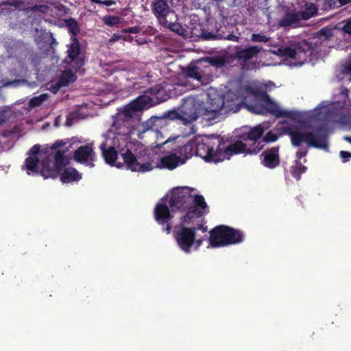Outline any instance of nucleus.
I'll use <instances>...</instances> for the list:
<instances>
[{"mask_svg": "<svg viewBox=\"0 0 351 351\" xmlns=\"http://www.w3.org/2000/svg\"><path fill=\"white\" fill-rule=\"evenodd\" d=\"M165 91L160 86L152 87L144 95L138 96L119 110L113 117L110 128V131L114 133L112 140L119 141L120 138L126 141L139 123L140 112L167 100L166 96H162Z\"/></svg>", "mask_w": 351, "mask_h": 351, "instance_id": "obj_1", "label": "nucleus"}, {"mask_svg": "<svg viewBox=\"0 0 351 351\" xmlns=\"http://www.w3.org/2000/svg\"><path fill=\"white\" fill-rule=\"evenodd\" d=\"M285 133L289 135L291 143L293 147H300L303 143H306V147L300 148L295 153L296 160H299L306 156L308 148L328 151V135L327 129L324 126L315 128L312 131H302L298 127L289 126L285 128Z\"/></svg>", "mask_w": 351, "mask_h": 351, "instance_id": "obj_2", "label": "nucleus"}, {"mask_svg": "<svg viewBox=\"0 0 351 351\" xmlns=\"http://www.w3.org/2000/svg\"><path fill=\"white\" fill-rule=\"evenodd\" d=\"M209 234V245L213 247L237 245L242 243L245 238L243 232L226 225L217 226Z\"/></svg>", "mask_w": 351, "mask_h": 351, "instance_id": "obj_3", "label": "nucleus"}, {"mask_svg": "<svg viewBox=\"0 0 351 351\" xmlns=\"http://www.w3.org/2000/svg\"><path fill=\"white\" fill-rule=\"evenodd\" d=\"M195 155L208 162H220V136L215 134L194 136Z\"/></svg>", "mask_w": 351, "mask_h": 351, "instance_id": "obj_4", "label": "nucleus"}, {"mask_svg": "<svg viewBox=\"0 0 351 351\" xmlns=\"http://www.w3.org/2000/svg\"><path fill=\"white\" fill-rule=\"evenodd\" d=\"M274 53L289 59L295 65H302L312 54V48L309 43L302 41L287 47H278Z\"/></svg>", "mask_w": 351, "mask_h": 351, "instance_id": "obj_5", "label": "nucleus"}, {"mask_svg": "<svg viewBox=\"0 0 351 351\" xmlns=\"http://www.w3.org/2000/svg\"><path fill=\"white\" fill-rule=\"evenodd\" d=\"M192 220L184 221V217L180 219L178 224L174 226V238L178 247L184 252H191V248L195 242V229L189 226Z\"/></svg>", "mask_w": 351, "mask_h": 351, "instance_id": "obj_6", "label": "nucleus"}, {"mask_svg": "<svg viewBox=\"0 0 351 351\" xmlns=\"http://www.w3.org/2000/svg\"><path fill=\"white\" fill-rule=\"evenodd\" d=\"M192 189L187 186L177 187L169 195L168 204L173 212L186 213L193 201Z\"/></svg>", "mask_w": 351, "mask_h": 351, "instance_id": "obj_7", "label": "nucleus"}, {"mask_svg": "<svg viewBox=\"0 0 351 351\" xmlns=\"http://www.w3.org/2000/svg\"><path fill=\"white\" fill-rule=\"evenodd\" d=\"M220 162L224 159H229L231 156L239 154H256V152H251L254 149V147H247V145L241 141H237L234 143H229L224 141L220 137Z\"/></svg>", "mask_w": 351, "mask_h": 351, "instance_id": "obj_8", "label": "nucleus"}, {"mask_svg": "<svg viewBox=\"0 0 351 351\" xmlns=\"http://www.w3.org/2000/svg\"><path fill=\"white\" fill-rule=\"evenodd\" d=\"M67 64L77 71L85 64L86 54L82 51L78 40H71L67 50Z\"/></svg>", "mask_w": 351, "mask_h": 351, "instance_id": "obj_9", "label": "nucleus"}, {"mask_svg": "<svg viewBox=\"0 0 351 351\" xmlns=\"http://www.w3.org/2000/svg\"><path fill=\"white\" fill-rule=\"evenodd\" d=\"M228 111L229 108L225 106L224 97L218 95L213 98H209V102L205 107L203 114L208 119H210L226 114Z\"/></svg>", "mask_w": 351, "mask_h": 351, "instance_id": "obj_10", "label": "nucleus"}, {"mask_svg": "<svg viewBox=\"0 0 351 351\" xmlns=\"http://www.w3.org/2000/svg\"><path fill=\"white\" fill-rule=\"evenodd\" d=\"M170 207L164 203H157L154 209V217L155 221L160 226H162V230L167 234L171 232V221L173 215L170 212Z\"/></svg>", "mask_w": 351, "mask_h": 351, "instance_id": "obj_11", "label": "nucleus"}, {"mask_svg": "<svg viewBox=\"0 0 351 351\" xmlns=\"http://www.w3.org/2000/svg\"><path fill=\"white\" fill-rule=\"evenodd\" d=\"M121 156L127 169L132 171L144 173L154 169V166L150 162H139L135 155L130 149H127Z\"/></svg>", "mask_w": 351, "mask_h": 351, "instance_id": "obj_12", "label": "nucleus"}, {"mask_svg": "<svg viewBox=\"0 0 351 351\" xmlns=\"http://www.w3.org/2000/svg\"><path fill=\"white\" fill-rule=\"evenodd\" d=\"M206 208L207 204L202 195L193 196V201L189 206L188 212L182 215L184 221L192 220L195 217L197 218L202 217L204 215Z\"/></svg>", "mask_w": 351, "mask_h": 351, "instance_id": "obj_13", "label": "nucleus"}, {"mask_svg": "<svg viewBox=\"0 0 351 351\" xmlns=\"http://www.w3.org/2000/svg\"><path fill=\"white\" fill-rule=\"evenodd\" d=\"M152 11L158 19L159 23H166L167 19L171 16L176 18L175 12L172 10L166 0H154L152 2Z\"/></svg>", "mask_w": 351, "mask_h": 351, "instance_id": "obj_14", "label": "nucleus"}, {"mask_svg": "<svg viewBox=\"0 0 351 351\" xmlns=\"http://www.w3.org/2000/svg\"><path fill=\"white\" fill-rule=\"evenodd\" d=\"M96 154L91 145L80 146L73 152V158L76 162L86 165L90 167L95 166Z\"/></svg>", "mask_w": 351, "mask_h": 351, "instance_id": "obj_15", "label": "nucleus"}, {"mask_svg": "<svg viewBox=\"0 0 351 351\" xmlns=\"http://www.w3.org/2000/svg\"><path fill=\"white\" fill-rule=\"evenodd\" d=\"M263 158L261 164L268 168L274 169L280 165L279 147H273L263 151L261 154Z\"/></svg>", "mask_w": 351, "mask_h": 351, "instance_id": "obj_16", "label": "nucleus"}, {"mask_svg": "<svg viewBox=\"0 0 351 351\" xmlns=\"http://www.w3.org/2000/svg\"><path fill=\"white\" fill-rule=\"evenodd\" d=\"M262 47L251 46L248 48H238L233 54V58L241 63H245L252 58L256 57L261 52Z\"/></svg>", "mask_w": 351, "mask_h": 351, "instance_id": "obj_17", "label": "nucleus"}, {"mask_svg": "<svg viewBox=\"0 0 351 351\" xmlns=\"http://www.w3.org/2000/svg\"><path fill=\"white\" fill-rule=\"evenodd\" d=\"M302 19L299 12L295 10H288L285 15L278 21V25L280 27H295Z\"/></svg>", "mask_w": 351, "mask_h": 351, "instance_id": "obj_18", "label": "nucleus"}, {"mask_svg": "<svg viewBox=\"0 0 351 351\" xmlns=\"http://www.w3.org/2000/svg\"><path fill=\"white\" fill-rule=\"evenodd\" d=\"M180 110L182 121L184 124L190 123L197 120L199 117L197 109L193 103L184 104Z\"/></svg>", "mask_w": 351, "mask_h": 351, "instance_id": "obj_19", "label": "nucleus"}, {"mask_svg": "<svg viewBox=\"0 0 351 351\" xmlns=\"http://www.w3.org/2000/svg\"><path fill=\"white\" fill-rule=\"evenodd\" d=\"M265 105L267 110L276 117L295 119L297 116V112L294 111L281 110L271 99L270 101L267 102Z\"/></svg>", "mask_w": 351, "mask_h": 351, "instance_id": "obj_20", "label": "nucleus"}, {"mask_svg": "<svg viewBox=\"0 0 351 351\" xmlns=\"http://www.w3.org/2000/svg\"><path fill=\"white\" fill-rule=\"evenodd\" d=\"M107 143H102L99 148L102 152V155L108 164L114 165L117 158V152L115 149L117 145L116 141H113V145L106 148Z\"/></svg>", "mask_w": 351, "mask_h": 351, "instance_id": "obj_21", "label": "nucleus"}, {"mask_svg": "<svg viewBox=\"0 0 351 351\" xmlns=\"http://www.w3.org/2000/svg\"><path fill=\"white\" fill-rule=\"evenodd\" d=\"M60 175V180L63 183H71L80 181L82 176L79 171L73 167H66L62 169Z\"/></svg>", "mask_w": 351, "mask_h": 351, "instance_id": "obj_22", "label": "nucleus"}, {"mask_svg": "<svg viewBox=\"0 0 351 351\" xmlns=\"http://www.w3.org/2000/svg\"><path fill=\"white\" fill-rule=\"evenodd\" d=\"M40 175L45 178H56L61 171H60L56 167L51 165V162L47 160H44L41 164Z\"/></svg>", "mask_w": 351, "mask_h": 351, "instance_id": "obj_23", "label": "nucleus"}, {"mask_svg": "<svg viewBox=\"0 0 351 351\" xmlns=\"http://www.w3.org/2000/svg\"><path fill=\"white\" fill-rule=\"evenodd\" d=\"M263 134L264 128L261 125H258L250 128L249 132L245 134V140L253 141V145H250V147H255L261 142Z\"/></svg>", "mask_w": 351, "mask_h": 351, "instance_id": "obj_24", "label": "nucleus"}, {"mask_svg": "<svg viewBox=\"0 0 351 351\" xmlns=\"http://www.w3.org/2000/svg\"><path fill=\"white\" fill-rule=\"evenodd\" d=\"M163 121L162 118L152 117L142 124L143 129L141 132L144 133L147 131H152L158 132L159 131V126Z\"/></svg>", "mask_w": 351, "mask_h": 351, "instance_id": "obj_25", "label": "nucleus"}, {"mask_svg": "<svg viewBox=\"0 0 351 351\" xmlns=\"http://www.w3.org/2000/svg\"><path fill=\"white\" fill-rule=\"evenodd\" d=\"M64 24L67 27L71 36V40H78L77 36L80 32L78 22L73 18H69L64 20Z\"/></svg>", "mask_w": 351, "mask_h": 351, "instance_id": "obj_26", "label": "nucleus"}, {"mask_svg": "<svg viewBox=\"0 0 351 351\" xmlns=\"http://www.w3.org/2000/svg\"><path fill=\"white\" fill-rule=\"evenodd\" d=\"M180 156L184 157L186 160L195 155V145L194 137L191 138L186 144L180 146L178 149Z\"/></svg>", "mask_w": 351, "mask_h": 351, "instance_id": "obj_27", "label": "nucleus"}, {"mask_svg": "<svg viewBox=\"0 0 351 351\" xmlns=\"http://www.w3.org/2000/svg\"><path fill=\"white\" fill-rule=\"evenodd\" d=\"M180 161V158L176 154H169L161 158L160 167L172 170L177 167Z\"/></svg>", "mask_w": 351, "mask_h": 351, "instance_id": "obj_28", "label": "nucleus"}, {"mask_svg": "<svg viewBox=\"0 0 351 351\" xmlns=\"http://www.w3.org/2000/svg\"><path fill=\"white\" fill-rule=\"evenodd\" d=\"M278 136L272 131L268 132L266 135L258 143V145L254 147L252 152L258 153L265 146V143L275 142L278 140Z\"/></svg>", "mask_w": 351, "mask_h": 351, "instance_id": "obj_29", "label": "nucleus"}, {"mask_svg": "<svg viewBox=\"0 0 351 351\" xmlns=\"http://www.w3.org/2000/svg\"><path fill=\"white\" fill-rule=\"evenodd\" d=\"M76 75L71 69L65 70L60 75L58 85L60 86H66L71 82H73L76 80Z\"/></svg>", "mask_w": 351, "mask_h": 351, "instance_id": "obj_30", "label": "nucleus"}, {"mask_svg": "<svg viewBox=\"0 0 351 351\" xmlns=\"http://www.w3.org/2000/svg\"><path fill=\"white\" fill-rule=\"evenodd\" d=\"M307 167L299 160H295L294 165L291 167L290 173L297 180H300L302 173H305Z\"/></svg>", "mask_w": 351, "mask_h": 351, "instance_id": "obj_31", "label": "nucleus"}, {"mask_svg": "<svg viewBox=\"0 0 351 351\" xmlns=\"http://www.w3.org/2000/svg\"><path fill=\"white\" fill-rule=\"evenodd\" d=\"M302 20H308L317 15V8L313 3L306 4L304 9L298 12Z\"/></svg>", "mask_w": 351, "mask_h": 351, "instance_id": "obj_32", "label": "nucleus"}, {"mask_svg": "<svg viewBox=\"0 0 351 351\" xmlns=\"http://www.w3.org/2000/svg\"><path fill=\"white\" fill-rule=\"evenodd\" d=\"M39 159L37 156H28L25 161V165L27 171V173L38 172Z\"/></svg>", "mask_w": 351, "mask_h": 351, "instance_id": "obj_33", "label": "nucleus"}, {"mask_svg": "<svg viewBox=\"0 0 351 351\" xmlns=\"http://www.w3.org/2000/svg\"><path fill=\"white\" fill-rule=\"evenodd\" d=\"M67 164V160L64 155V151H57L54 156V165L60 171Z\"/></svg>", "mask_w": 351, "mask_h": 351, "instance_id": "obj_34", "label": "nucleus"}, {"mask_svg": "<svg viewBox=\"0 0 351 351\" xmlns=\"http://www.w3.org/2000/svg\"><path fill=\"white\" fill-rule=\"evenodd\" d=\"M252 94L253 96L259 101H261L263 104H266L267 102L270 101V97L269 95L265 90H261L258 89H252Z\"/></svg>", "mask_w": 351, "mask_h": 351, "instance_id": "obj_35", "label": "nucleus"}, {"mask_svg": "<svg viewBox=\"0 0 351 351\" xmlns=\"http://www.w3.org/2000/svg\"><path fill=\"white\" fill-rule=\"evenodd\" d=\"M169 19L170 20L167 19V23H162L161 25H162L164 27L169 29L174 32L181 34L180 31L182 30V27L180 23L176 22V19H175V21H172L171 17H169Z\"/></svg>", "mask_w": 351, "mask_h": 351, "instance_id": "obj_36", "label": "nucleus"}, {"mask_svg": "<svg viewBox=\"0 0 351 351\" xmlns=\"http://www.w3.org/2000/svg\"><path fill=\"white\" fill-rule=\"evenodd\" d=\"M103 22L108 26H117L121 23V18L116 16L107 15L103 18Z\"/></svg>", "mask_w": 351, "mask_h": 351, "instance_id": "obj_37", "label": "nucleus"}, {"mask_svg": "<svg viewBox=\"0 0 351 351\" xmlns=\"http://www.w3.org/2000/svg\"><path fill=\"white\" fill-rule=\"evenodd\" d=\"M186 75L190 78L195 79L197 80H200L202 78V76L198 71V67L195 66L188 68L186 72Z\"/></svg>", "mask_w": 351, "mask_h": 351, "instance_id": "obj_38", "label": "nucleus"}, {"mask_svg": "<svg viewBox=\"0 0 351 351\" xmlns=\"http://www.w3.org/2000/svg\"><path fill=\"white\" fill-rule=\"evenodd\" d=\"M25 80H6V81H0V88L3 86H14L17 87L21 84H25Z\"/></svg>", "mask_w": 351, "mask_h": 351, "instance_id": "obj_39", "label": "nucleus"}, {"mask_svg": "<svg viewBox=\"0 0 351 351\" xmlns=\"http://www.w3.org/2000/svg\"><path fill=\"white\" fill-rule=\"evenodd\" d=\"M201 38L204 40H213L219 39V35L206 30H202L201 33Z\"/></svg>", "mask_w": 351, "mask_h": 351, "instance_id": "obj_40", "label": "nucleus"}, {"mask_svg": "<svg viewBox=\"0 0 351 351\" xmlns=\"http://www.w3.org/2000/svg\"><path fill=\"white\" fill-rule=\"evenodd\" d=\"M269 40V37L261 34H253L251 36V40L256 43H267Z\"/></svg>", "mask_w": 351, "mask_h": 351, "instance_id": "obj_41", "label": "nucleus"}, {"mask_svg": "<svg viewBox=\"0 0 351 351\" xmlns=\"http://www.w3.org/2000/svg\"><path fill=\"white\" fill-rule=\"evenodd\" d=\"M44 101L43 95H40L38 97H34L29 101V105L32 108H35L40 106L42 103Z\"/></svg>", "mask_w": 351, "mask_h": 351, "instance_id": "obj_42", "label": "nucleus"}, {"mask_svg": "<svg viewBox=\"0 0 351 351\" xmlns=\"http://www.w3.org/2000/svg\"><path fill=\"white\" fill-rule=\"evenodd\" d=\"M18 132V128L14 126L13 128L10 130H5L1 132L0 135L5 138H8L11 137L12 135L15 134Z\"/></svg>", "mask_w": 351, "mask_h": 351, "instance_id": "obj_43", "label": "nucleus"}, {"mask_svg": "<svg viewBox=\"0 0 351 351\" xmlns=\"http://www.w3.org/2000/svg\"><path fill=\"white\" fill-rule=\"evenodd\" d=\"M166 117L169 118L171 120L180 119L182 121L181 110H180L179 112H177L176 110L169 111L167 114Z\"/></svg>", "mask_w": 351, "mask_h": 351, "instance_id": "obj_44", "label": "nucleus"}, {"mask_svg": "<svg viewBox=\"0 0 351 351\" xmlns=\"http://www.w3.org/2000/svg\"><path fill=\"white\" fill-rule=\"evenodd\" d=\"M9 110L3 109L0 110V125L5 123L10 118L8 115Z\"/></svg>", "mask_w": 351, "mask_h": 351, "instance_id": "obj_45", "label": "nucleus"}, {"mask_svg": "<svg viewBox=\"0 0 351 351\" xmlns=\"http://www.w3.org/2000/svg\"><path fill=\"white\" fill-rule=\"evenodd\" d=\"M48 9V6L46 5H34L31 7V10L34 12H40L45 13Z\"/></svg>", "mask_w": 351, "mask_h": 351, "instance_id": "obj_46", "label": "nucleus"}, {"mask_svg": "<svg viewBox=\"0 0 351 351\" xmlns=\"http://www.w3.org/2000/svg\"><path fill=\"white\" fill-rule=\"evenodd\" d=\"M344 25L342 30L350 35H351V19L343 21Z\"/></svg>", "mask_w": 351, "mask_h": 351, "instance_id": "obj_47", "label": "nucleus"}, {"mask_svg": "<svg viewBox=\"0 0 351 351\" xmlns=\"http://www.w3.org/2000/svg\"><path fill=\"white\" fill-rule=\"evenodd\" d=\"M339 156L343 162H346L351 158V153L347 151H341Z\"/></svg>", "mask_w": 351, "mask_h": 351, "instance_id": "obj_48", "label": "nucleus"}, {"mask_svg": "<svg viewBox=\"0 0 351 351\" xmlns=\"http://www.w3.org/2000/svg\"><path fill=\"white\" fill-rule=\"evenodd\" d=\"M39 152H40V145H34L29 150L28 154L30 155L29 156H37V154L39 153Z\"/></svg>", "mask_w": 351, "mask_h": 351, "instance_id": "obj_49", "label": "nucleus"}, {"mask_svg": "<svg viewBox=\"0 0 351 351\" xmlns=\"http://www.w3.org/2000/svg\"><path fill=\"white\" fill-rule=\"evenodd\" d=\"M191 229H195V234L196 235V232L197 230H202V232H206L207 231V226H204L202 223H198L195 226H191Z\"/></svg>", "mask_w": 351, "mask_h": 351, "instance_id": "obj_50", "label": "nucleus"}, {"mask_svg": "<svg viewBox=\"0 0 351 351\" xmlns=\"http://www.w3.org/2000/svg\"><path fill=\"white\" fill-rule=\"evenodd\" d=\"M191 229H195V234L196 235V232L197 230H202V232H206L207 231V226H204L202 223H198L195 226H191Z\"/></svg>", "mask_w": 351, "mask_h": 351, "instance_id": "obj_51", "label": "nucleus"}, {"mask_svg": "<svg viewBox=\"0 0 351 351\" xmlns=\"http://www.w3.org/2000/svg\"><path fill=\"white\" fill-rule=\"evenodd\" d=\"M66 144L65 142L62 141H56L51 147V149H57L58 148L64 146Z\"/></svg>", "mask_w": 351, "mask_h": 351, "instance_id": "obj_52", "label": "nucleus"}, {"mask_svg": "<svg viewBox=\"0 0 351 351\" xmlns=\"http://www.w3.org/2000/svg\"><path fill=\"white\" fill-rule=\"evenodd\" d=\"M125 33H130V34H137L139 32V27H131L125 29L124 30Z\"/></svg>", "mask_w": 351, "mask_h": 351, "instance_id": "obj_53", "label": "nucleus"}, {"mask_svg": "<svg viewBox=\"0 0 351 351\" xmlns=\"http://www.w3.org/2000/svg\"><path fill=\"white\" fill-rule=\"evenodd\" d=\"M226 39H227L228 40L238 42L239 40V37L233 34H229L226 37Z\"/></svg>", "mask_w": 351, "mask_h": 351, "instance_id": "obj_54", "label": "nucleus"}, {"mask_svg": "<svg viewBox=\"0 0 351 351\" xmlns=\"http://www.w3.org/2000/svg\"><path fill=\"white\" fill-rule=\"evenodd\" d=\"M47 34H49V38H50V45H58V43L56 41V39L53 37V33L49 32Z\"/></svg>", "mask_w": 351, "mask_h": 351, "instance_id": "obj_55", "label": "nucleus"}, {"mask_svg": "<svg viewBox=\"0 0 351 351\" xmlns=\"http://www.w3.org/2000/svg\"><path fill=\"white\" fill-rule=\"evenodd\" d=\"M204 240L202 239H196L194 245H196L197 249H198L203 243Z\"/></svg>", "mask_w": 351, "mask_h": 351, "instance_id": "obj_56", "label": "nucleus"}, {"mask_svg": "<svg viewBox=\"0 0 351 351\" xmlns=\"http://www.w3.org/2000/svg\"><path fill=\"white\" fill-rule=\"evenodd\" d=\"M340 5H344L351 2V0H338Z\"/></svg>", "mask_w": 351, "mask_h": 351, "instance_id": "obj_57", "label": "nucleus"}, {"mask_svg": "<svg viewBox=\"0 0 351 351\" xmlns=\"http://www.w3.org/2000/svg\"><path fill=\"white\" fill-rule=\"evenodd\" d=\"M114 2L112 1H110V0H107V1H102V4L106 5V6H110L111 5H112Z\"/></svg>", "mask_w": 351, "mask_h": 351, "instance_id": "obj_58", "label": "nucleus"}, {"mask_svg": "<svg viewBox=\"0 0 351 351\" xmlns=\"http://www.w3.org/2000/svg\"><path fill=\"white\" fill-rule=\"evenodd\" d=\"M344 139L351 144V136H345Z\"/></svg>", "mask_w": 351, "mask_h": 351, "instance_id": "obj_59", "label": "nucleus"}, {"mask_svg": "<svg viewBox=\"0 0 351 351\" xmlns=\"http://www.w3.org/2000/svg\"><path fill=\"white\" fill-rule=\"evenodd\" d=\"M93 2L102 4V1L101 0H92Z\"/></svg>", "mask_w": 351, "mask_h": 351, "instance_id": "obj_60", "label": "nucleus"}, {"mask_svg": "<svg viewBox=\"0 0 351 351\" xmlns=\"http://www.w3.org/2000/svg\"><path fill=\"white\" fill-rule=\"evenodd\" d=\"M21 3H22L21 1V2H19V1L15 0V4H16V5H20Z\"/></svg>", "mask_w": 351, "mask_h": 351, "instance_id": "obj_61", "label": "nucleus"}, {"mask_svg": "<svg viewBox=\"0 0 351 351\" xmlns=\"http://www.w3.org/2000/svg\"><path fill=\"white\" fill-rule=\"evenodd\" d=\"M167 200V197H163L162 199H161V201H166Z\"/></svg>", "mask_w": 351, "mask_h": 351, "instance_id": "obj_62", "label": "nucleus"}, {"mask_svg": "<svg viewBox=\"0 0 351 351\" xmlns=\"http://www.w3.org/2000/svg\"><path fill=\"white\" fill-rule=\"evenodd\" d=\"M66 124H67L68 125H70L71 124V121L67 120V121H66Z\"/></svg>", "mask_w": 351, "mask_h": 351, "instance_id": "obj_63", "label": "nucleus"}, {"mask_svg": "<svg viewBox=\"0 0 351 351\" xmlns=\"http://www.w3.org/2000/svg\"><path fill=\"white\" fill-rule=\"evenodd\" d=\"M121 165H121L120 163H118V164L117 165V167H120Z\"/></svg>", "mask_w": 351, "mask_h": 351, "instance_id": "obj_64", "label": "nucleus"}]
</instances>
